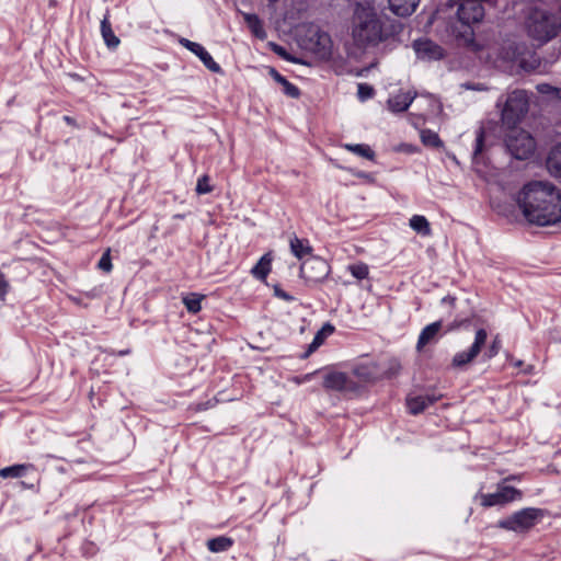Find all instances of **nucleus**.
<instances>
[{
	"instance_id": "30",
	"label": "nucleus",
	"mask_w": 561,
	"mask_h": 561,
	"mask_svg": "<svg viewBox=\"0 0 561 561\" xmlns=\"http://www.w3.org/2000/svg\"><path fill=\"white\" fill-rule=\"evenodd\" d=\"M421 140L425 146L439 147L442 145L438 135L430 129H423L420 134Z\"/></svg>"
},
{
	"instance_id": "35",
	"label": "nucleus",
	"mask_w": 561,
	"mask_h": 561,
	"mask_svg": "<svg viewBox=\"0 0 561 561\" xmlns=\"http://www.w3.org/2000/svg\"><path fill=\"white\" fill-rule=\"evenodd\" d=\"M270 46H271L272 50L280 58H283L287 61L295 62V64L299 62V60L297 58L293 57L290 54H288L287 50L283 46L277 45L275 43H270Z\"/></svg>"
},
{
	"instance_id": "52",
	"label": "nucleus",
	"mask_w": 561,
	"mask_h": 561,
	"mask_svg": "<svg viewBox=\"0 0 561 561\" xmlns=\"http://www.w3.org/2000/svg\"><path fill=\"white\" fill-rule=\"evenodd\" d=\"M270 2H276L277 0H268Z\"/></svg>"
},
{
	"instance_id": "42",
	"label": "nucleus",
	"mask_w": 561,
	"mask_h": 561,
	"mask_svg": "<svg viewBox=\"0 0 561 561\" xmlns=\"http://www.w3.org/2000/svg\"><path fill=\"white\" fill-rule=\"evenodd\" d=\"M275 295L285 301L293 300V297L289 294H287L286 291H284L283 289H280L279 287H275Z\"/></svg>"
},
{
	"instance_id": "24",
	"label": "nucleus",
	"mask_w": 561,
	"mask_h": 561,
	"mask_svg": "<svg viewBox=\"0 0 561 561\" xmlns=\"http://www.w3.org/2000/svg\"><path fill=\"white\" fill-rule=\"evenodd\" d=\"M289 243L291 253L299 260H302L306 255H309L311 252V248L309 247L308 241L299 239L296 236L290 239Z\"/></svg>"
},
{
	"instance_id": "14",
	"label": "nucleus",
	"mask_w": 561,
	"mask_h": 561,
	"mask_svg": "<svg viewBox=\"0 0 561 561\" xmlns=\"http://www.w3.org/2000/svg\"><path fill=\"white\" fill-rule=\"evenodd\" d=\"M348 381V375L339 370L331 369L323 375V388L328 391H343Z\"/></svg>"
},
{
	"instance_id": "49",
	"label": "nucleus",
	"mask_w": 561,
	"mask_h": 561,
	"mask_svg": "<svg viewBox=\"0 0 561 561\" xmlns=\"http://www.w3.org/2000/svg\"><path fill=\"white\" fill-rule=\"evenodd\" d=\"M119 354H121V355L128 354V351H122Z\"/></svg>"
},
{
	"instance_id": "19",
	"label": "nucleus",
	"mask_w": 561,
	"mask_h": 561,
	"mask_svg": "<svg viewBox=\"0 0 561 561\" xmlns=\"http://www.w3.org/2000/svg\"><path fill=\"white\" fill-rule=\"evenodd\" d=\"M272 261H273L272 254L265 253L259 260V262L252 267L251 274L253 275V277H255L256 279H260V280H265L267 275L271 272Z\"/></svg>"
},
{
	"instance_id": "22",
	"label": "nucleus",
	"mask_w": 561,
	"mask_h": 561,
	"mask_svg": "<svg viewBox=\"0 0 561 561\" xmlns=\"http://www.w3.org/2000/svg\"><path fill=\"white\" fill-rule=\"evenodd\" d=\"M243 18L248 27L255 37L260 39H264L266 37V32L263 27L260 18L256 14L245 13L243 14Z\"/></svg>"
},
{
	"instance_id": "50",
	"label": "nucleus",
	"mask_w": 561,
	"mask_h": 561,
	"mask_svg": "<svg viewBox=\"0 0 561 561\" xmlns=\"http://www.w3.org/2000/svg\"><path fill=\"white\" fill-rule=\"evenodd\" d=\"M345 148H346L347 150H351V145H348V144H347V145H345Z\"/></svg>"
},
{
	"instance_id": "47",
	"label": "nucleus",
	"mask_w": 561,
	"mask_h": 561,
	"mask_svg": "<svg viewBox=\"0 0 561 561\" xmlns=\"http://www.w3.org/2000/svg\"><path fill=\"white\" fill-rule=\"evenodd\" d=\"M64 121H65L67 124H72V123H73V118H71L70 116H65V117H64Z\"/></svg>"
},
{
	"instance_id": "8",
	"label": "nucleus",
	"mask_w": 561,
	"mask_h": 561,
	"mask_svg": "<svg viewBox=\"0 0 561 561\" xmlns=\"http://www.w3.org/2000/svg\"><path fill=\"white\" fill-rule=\"evenodd\" d=\"M511 133L506 137V147L518 160L529 158L536 149V141L533 136L523 130L516 128H510Z\"/></svg>"
},
{
	"instance_id": "23",
	"label": "nucleus",
	"mask_w": 561,
	"mask_h": 561,
	"mask_svg": "<svg viewBox=\"0 0 561 561\" xmlns=\"http://www.w3.org/2000/svg\"><path fill=\"white\" fill-rule=\"evenodd\" d=\"M101 33L108 48H116L119 44L118 37L114 34L107 16L101 21Z\"/></svg>"
},
{
	"instance_id": "12",
	"label": "nucleus",
	"mask_w": 561,
	"mask_h": 561,
	"mask_svg": "<svg viewBox=\"0 0 561 561\" xmlns=\"http://www.w3.org/2000/svg\"><path fill=\"white\" fill-rule=\"evenodd\" d=\"M180 44L195 54L208 70L215 73H222V69L219 64L213 59L211 55L205 49L204 46L187 38H181Z\"/></svg>"
},
{
	"instance_id": "5",
	"label": "nucleus",
	"mask_w": 561,
	"mask_h": 561,
	"mask_svg": "<svg viewBox=\"0 0 561 561\" xmlns=\"http://www.w3.org/2000/svg\"><path fill=\"white\" fill-rule=\"evenodd\" d=\"M496 106L501 107V121L507 128H515L529 110V96L524 90L510 92L504 101L499 99Z\"/></svg>"
},
{
	"instance_id": "41",
	"label": "nucleus",
	"mask_w": 561,
	"mask_h": 561,
	"mask_svg": "<svg viewBox=\"0 0 561 561\" xmlns=\"http://www.w3.org/2000/svg\"><path fill=\"white\" fill-rule=\"evenodd\" d=\"M499 351H500V341L496 337V339H494V341L492 342V344L489 348L488 357L489 358L494 357L495 355H497Z\"/></svg>"
},
{
	"instance_id": "46",
	"label": "nucleus",
	"mask_w": 561,
	"mask_h": 561,
	"mask_svg": "<svg viewBox=\"0 0 561 561\" xmlns=\"http://www.w3.org/2000/svg\"><path fill=\"white\" fill-rule=\"evenodd\" d=\"M356 374L360 377H363L364 379H369L373 375L370 373H359V371H356Z\"/></svg>"
},
{
	"instance_id": "45",
	"label": "nucleus",
	"mask_w": 561,
	"mask_h": 561,
	"mask_svg": "<svg viewBox=\"0 0 561 561\" xmlns=\"http://www.w3.org/2000/svg\"><path fill=\"white\" fill-rule=\"evenodd\" d=\"M270 75L276 82H278L283 78V76L274 68L270 69Z\"/></svg>"
},
{
	"instance_id": "20",
	"label": "nucleus",
	"mask_w": 561,
	"mask_h": 561,
	"mask_svg": "<svg viewBox=\"0 0 561 561\" xmlns=\"http://www.w3.org/2000/svg\"><path fill=\"white\" fill-rule=\"evenodd\" d=\"M334 331V328L330 323H325L314 335L312 342L309 344L307 352L304 357H308L311 353L318 350Z\"/></svg>"
},
{
	"instance_id": "2",
	"label": "nucleus",
	"mask_w": 561,
	"mask_h": 561,
	"mask_svg": "<svg viewBox=\"0 0 561 561\" xmlns=\"http://www.w3.org/2000/svg\"><path fill=\"white\" fill-rule=\"evenodd\" d=\"M383 39L382 25L375 8L368 2L353 11V45H376Z\"/></svg>"
},
{
	"instance_id": "29",
	"label": "nucleus",
	"mask_w": 561,
	"mask_h": 561,
	"mask_svg": "<svg viewBox=\"0 0 561 561\" xmlns=\"http://www.w3.org/2000/svg\"><path fill=\"white\" fill-rule=\"evenodd\" d=\"M204 296L198 294H191L183 298V304L186 307L187 311L191 313H197L202 309V300Z\"/></svg>"
},
{
	"instance_id": "51",
	"label": "nucleus",
	"mask_w": 561,
	"mask_h": 561,
	"mask_svg": "<svg viewBox=\"0 0 561 561\" xmlns=\"http://www.w3.org/2000/svg\"><path fill=\"white\" fill-rule=\"evenodd\" d=\"M467 88H468V89H476L474 87H471V85H468Z\"/></svg>"
},
{
	"instance_id": "38",
	"label": "nucleus",
	"mask_w": 561,
	"mask_h": 561,
	"mask_svg": "<svg viewBox=\"0 0 561 561\" xmlns=\"http://www.w3.org/2000/svg\"><path fill=\"white\" fill-rule=\"evenodd\" d=\"M10 285L8 280L5 279V276L3 273L0 272V300L4 301L5 296L9 293Z\"/></svg>"
},
{
	"instance_id": "32",
	"label": "nucleus",
	"mask_w": 561,
	"mask_h": 561,
	"mask_svg": "<svg viewBox=\"0 0 561 561\" xmlns=\"http://www.w3.org/2000/svg\"><path fill=\"white\" fill-rule=\"evenodd\" d=\"M210 182V179L207 174H204L202 175L198 180H197V184H196V193L198 195H204V194H208L213 191V186L209 184Z\"/></svg>"
},
{
	"instance_id": "34",
	"label": "nucleus",
	"mask_w": 561,
	"mask_h": 561,
	"mask_svg": "<svg viewBox=\"0 0 561 561\" xmlns=\"http://www.w3.org/2000/svg\"><path fill=\"white\" fill-rule=\"evenodd\" d=\"M537 90L541 94L551 95L554 99L561 100V89H557L548 83L538 84Z\"/></svg>"
},
{
	"instance_id": "16",
	"label": "nucleus",
	"mask_w": 561,
	"mask_h": 561,
	"mask_svg": "<svg viewBox=\"0 0 561 561\" xmlns=\"http://www.w3.org/2000/svg\"><path fill=\"white\" fill-rule=\"evenodd\" d=\"M442 329V321H435L427 324L420 333L416 350L422 351L427 344L437 341L438 333Z\"/></svg>"
},
{
	"instance_id": "3",
	"label": "nucleus",
	"mask_w": 561,
	"mask_h": 561,
	"mask_svg": "<svg viewBox=\"0 0 561 561\" xmlns=\"http://www.w3.org/2000/svg\"><path fill=\"white\" fill-rule=\"evenodd\" d=\"M529 55L530 50L525 44L506 39L490 49L488 59L494 67L500 69L513 70L514 67L527 69V57Z\"/></svg>"
},
{
	"instance_id": "15",
	"label": "nucleus",
	"mask_w": 561,
	"mask_h": 561,
	"mask_svg": "<svg viewBox=\"0 0 561 561\" xmlns=\"http://www.w3.org/2000/svg\"><path fill=\"white\" fill-rule=\"evenodd\" d=\"M415 94L411 92L399 91L397 94L391 95L387 101L388 110L392 113L405 112L413 102Z\"/></svg>"
},
{
	"instance_id": "36",
	"label": "nucleus",
	"mask_w": 561,
	"mask_h": 561,
	"mask_svg": "<svg viewBox=\"0 0 561 561\" xmlns=\"http://www.w3.org/2000/svg\"><path fill=\"white\" fill-rule=\"evenodd\" d=\"M98 266L100 270H102L106 273L112 271L113 265L111 262L110 249L102 254V256L98 263Z\"/></svg>"
},
{
	"instance_id": "31",
	"label": "nucleus",
	"mask_w": 561,
	"mask_h": 561,
	"mask_svg": "<svg viewBox=\"0 0 561 561\" xmlns=\"http://www.w3.org/2000/svg\"><path fill=\"white\" fill-rule=\"evenodd\" d=\"M283 87V92L289 98L297 99L300 95V90L295 84L290 83L284 76L277 82Z\"/></svg>"
},
{
	"instance_id": "25",
	"label": "nucleus",
	"mask_w": 561,
	"mask_h": 561,
	"mask_svg": "<svg viewBox=\"0 0 561 561\" xmlns=\"http://www.w3.org/2000/svg\"><path fill=\"white\" fill-rule=\"evenodd\" d=\"M233 545V540L229 537L219 536L207 541V548L211 552H224L229 550Z\"/></svg>"
},
{
	"instance_id": "21",
	"label": "nucleus",
	"mask_w": 561,
	"mask_h": 561,
	"mask_svg": "<svg viewBox=\"0 0 561 561\" xmlns=\"http://www.w3.org/2000/svg\"><path fill=\"white\" fill-rule=\"evenodd\" d=\"M547 168L553 176H561V142L551 149L547 158Z\"/></svg>"
},
{
	"instance_id": "27",
	"label": "nucleus",
	"mask_w": 561,
	"mask_h": 561,
	"mask_svg": "<svg viewBox=\"0 0 561 561\" xmlns=\"http://www.w3.org/2000/svg\"><path fill=\"white\" fill-rule=\"evenodd\" d=\"M353 156L364 159L367 163L376 162V153L370 146L365 144L353 145Z\"/></svg>"
},
{
	"instance_id": "40",
	"label": "nucleus",
	"mask_w": 561,
	"mask_h": 561,
	"mask_svg": "<svg viewBox=\"0 0 561 561\" xmlns=\"http://www.w3.org/2000/svg\"><path fill=\"white\" fill-rule=\"evenodd\" d=\"M353 175L357 176L358 179H362L363 181H365L367 183H373L375 180V176L371 172L359 171V170H356L354 167H353Z\"/></svg>"
},
{
	"instance_id": "9",
	"label": "nucleus",
	"mask_w": 561,
	"mask_h": 561,
	"mask_svg": "<svg viewBox=\"0 0 561 561\" xmlns=\"http://www.w3.org/2000/svg\"><path fill=\"white\" fill-rule=\"evenodd\" d=\"M488 333L484 329H479L476 332L472 345L465 351L457 352L451 358V367L461 369L472 363L480 354L482 347L485 345Z\"/></svg>"
},
{
	"instance_id": "28",
	"label": "nucleus",
	"mask_w": 561,
	"mask_h": 561,
	"mask_svg": "<svg viewBox=\"0 0 561 561\" xmlns=\"http://www.w3.org/2000/svg\"><path fill=\"white\" fill-rule=\"evenodd\" d=\"M30 466L27 465H13L0 469V477L3 479L8 478H20L25 474Z\"/></svg>"
},
{
	"instance_id": "10",
	"label": "nucleus",
	"mask_w": 561,
	"mask_h": 561,
	"mask_svg": "<svg viewBox=\"0 0 561 561\" xmlns=\"http://www.w3.org/2000/svg\"><path fill=\"white\" fill-rule=\"evenodd\" d=\"M522 492L513 486L499 484L493 493L480 494L481 505L491 507L520 500Z\"/></svg>"
},
{
	"instance_id": "39",
	"label": "nucleus",
	"mask_w": 561,
	"mask_h": 561,
	"mask_svg": "<svg viewBox=\"0 0 561 561\" xmlns=\"http://www.w3.org/2000/svg\"><path fill=\"white\" fill-rule=\"evenodd\" d=\"M483 140H484V130L480 128L477 133L476 138V147H474V157L478 156L480 152H482L483 149Z\"/></svg>"
},
{
	"instance_id": "4",
	"label": "nucleus",
	"mask_w": 561,
	"mask_h": 561,
	"mask_svg": "<svg viewBox=\"0 0 561 561\" xmlns=\"http://www.w3.org/2000/svg\"><path fill=\"white\" fill-rule=\"evenodd\" d=\"M483 0H449L448 5H457L458 21L461 23V30H455L457 37L466 42L472 41L473 31L471 25L482 21L484 16Z\"/></svg>"
},
{
	"instance_id": "44",
	"label": "nucleus",
	"mask_w": 561,
	"mask_h": 561,
	"mask_svg": "<svg viewBox=\"0 0 561 561\" xmlns=\"http://www.w3.org/2000/svg\"><path fill=\"white\" fill-rule=\"evenodd\" d=\"M270 75L276 82H278L283 78V76L274 68L270 69Z\"/></svg>"
},
{
	"instance_id": "17",
	"label": "nucleus",
	"mask_w": 561,
	"mask_h": 561,
	"mask_svg": "<svg viewBox=\"0 0 561 561\" xmlns=\"http://www.w3.org/2000/svg\"><path fill=\"white\" fill-rule=\"evenodd\" d=\"M438 400V397L434 394L425 396H410L407 399V407L411 414H419L423 412L427 407L432 405Z\"/></svg>"
},
{
	"instance_id": "43",
	"label": "nucleus",
	"mask_w": 561,
	"mask_h": 561,
	"mask_svg": "<svg viewBox=\"0 0 561 561\" xmlns=\"http://www.w3.org/2000/svg\"><path fill=\"white\" fill-rule=\"evenodd\" d=\"M318 373H319V371H318V370H316V371H313V373L306 374V375H304V376H301V377H296V378H295V381H296L297 383H302V382L310 381V380L313 378V376H314L316 374H318Z\"/></svg>"
},
{
	"instance_id": "37",
	"label": "nucleus",
	"mask_w": 561,
	"mask_h": 561,
	"mask_svg": "<svg viewBox=\"0 0 561 561\" xmlns=\"http://www.w3.org/2000/svg\"><path fill=\"white\" fill-rule=\"evenodd\" d=\"M368 266L366 264L359 263L353 265V277L358 279H365L368 276Z\"/></svg>"
},
{
	"instance_id": "1",
	"label": "nucleus",
	"mask_w": 561,
	"mask_h": 561,
	"mask_svg": "<svg viewBox=\"0 0 561 561\" xmlns=\"http://www.w3.org/2000/svg\"><path fill=\"white\" fill-rule=\"evenodd\" d=\"M517 204L525 219L546 227L561 221V192L549 181H530L518 193Z\"/></svg>"
},
{
	"instance_id": "26",
	"label": "nucleus",
	"mask_w": 561,
	"mask_h": 561,
	"mask_svg": "<svg viewBox=\"0 0 561 561\" xmlns=\"http://www.w3.org/2000/svg\"><path fill=\"white\" fill-rule=\"evenodd\" d=\"M410 227L422 236H430L432 232L428 220L422 215H413L410 218Z\"/></svg>"
},
{
	"instance_id": "7",
	"label": "nucleus",
	"mask_w": 561,
	"mask_h": 561,
	"mask_svg": "<svg viewBox=\"0 0 561 561\" xmlns=\"http://www.w3.org/2000/svg\"><path fill=\"white\" fill-rule=\"evenodd\" d=\"M543 516L540 508H523L499 522V527L515 533H524L534 527Z\"/></svg>"
},
{
	"instance_id": "33",
	"label": "nucleus",
	"mask_w": 561,
	"mask_h": 561,
	"mask_svg": "<svg viewBox=\"0 0 561 561\" xmlns=\"http://www.w3.org/2000/svg\"><path fill=\"white\" fill-rule=\"evenodd\" d=\"M375 94V90L367 83H359L357 85V98L359 101L365 102L371 99Z\"/></svg>"
},
{
	"instance_id": "48",
	"label": "nucleus",
	"mask_w": 561,
	"mask_h": 561,
	"mask_svg": "<svg viewBox=\"0 0 561 561\" xmlns=\"http://www.w3.org/2000/svg\"><path fill=\"white\" fill-rule=\"evenodd\" d=\"M522 364H523V362H522V360H516V362L514 363V366H515V367H520V366H522Z\"/></svg>"
},
{
	"instance_id": "6",
	"label": "nucleus",
	"mask_w": 561,
	"mask_h": 561,
	"mask_svg": "<svg viewBox=\"0 0 561 561\" xmlns=\"http://www.w3.org/2000/svg\"><path fill=\"white\" fill-rule=\"evenodd\" d=\"M559 26L557 18L542 9H534L527 19L529 36L541 43L556 36Z\"/></svg>"
},
{
	"instance_id": "11",
	"label": "nucleus",
	"mask_w": 561,
	"mask_h": 561,
	"mask_svg": "<svg viewBox=\"0 0 561 561\" xmlns=\"http://www.w3.org/2000/svg\"><path fill=\"white\" fill-rule=\"evenodd\" d=\"M329 274L328 263L319 256H308L300 265V276L310 283L324 279Z\"/></svg>"
},
{
	"instance_id": "18",
	"label": "nucleus",
	"mask_w": 561,
	"mask_h": 561,
	"mask_svg": "<svg viewBox=\"0 0 561 561\" xmlns=\"http://www.w3.org/2000/svg\"><path fill=\"white\" fill-rule=\"evenodd\" d=\"M390 10L398 16H409L417 8L420 0H388Z\"/></svg>"
},
{
	"instance_id": "13",
	"label": "nucleus",
	"mask_w": 561,
	"mask_h": 561,
	"mask_svg": "<svg viewBox=\"0 0 561 561\" xmlns=\"http://www.w3.org/2000/svg\"><path fill=\"white\" fill-rule=\"evenodd\" d=\"M416 56L424 60H437L443 57L440 46L430 39H419L413 44Z\"/></svg>"
}]
</instances>
